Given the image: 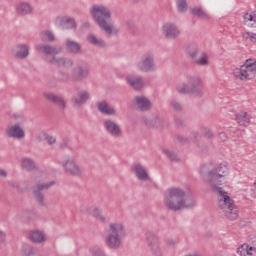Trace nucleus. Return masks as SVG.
<instances>
[{"mask_svg": "<svg viewBox=\"0 0 256 256\" xmlns=\"http://www.w3.org/2000/svg\"><path fill=\"white\" fill-rule=\"evenodd\" d=\"M53 185H55V181L44 184L38 183L32 187V193L40 207H45V195L41 191L47 190L50 187H53Z\"/></svg>", "mask_w": 256, "mask_h": 256, "instance_id": "obj_9", "label": "nucleus"}, {"mask_svg": "<svg viewBox=\"0 0 256 256\" xmlns=\"http://www.w3.org/2000/svg\"><path fill=\"white\" fill-rule=\"evenodd\" d=\"M169 245H175V242L168 240Z\"/></svg>", "mask_w": 256, "mask_h": 256, "instance_id": "obj_57", "label": "nucleus"}, {"mask_svg": "<svg viewBox=\"0 0 256 256\" xmlns=\"http://www.w3.org/2000/svg\"><path fill=\"white\" fill-rule=\"evenodd\" d=\"M40 39L46 43H53L55 41V35H53V32L45 30L41 32Z\"/></svg>", "mask_w": 256, "mask_h": 256, "instance_id": "obj_33", "label": "nucleus"}, {"mask_svg": "<svg viewBox=\"0 0 256 256\" xmlns=\"http://www.w3.org/2000/svg\"><path fill=\"white\" fill-rule=\"evenodd\" d=\"M146 239L154 255L161 256V249L159 248V238L155 234L148 232L146 233Z\"/></svg>", "mask_w": 256, "mask_h": 256, "instance_id": "obj_16", "label": "nucleus"}, {"mask_svg": "<svg viewBox=\"0 0 256 256\" xmlns=\"http://www.w3.org/2000/svg\"><path fill=\"white\" fill-rule=\"evenodd\" d=\"M31 215H33V212L31 210H26L23 212V217H28L31 219Z\"/></svg>", "mask_w": 256, "mask_h": 256, "instance_id": "obj_54", "label": "nucleus"}, {"mask_svg": "<svg viewBox=\"0 0 256 256\" xmlns=\"http://www.w3.org/2000/svg\"><path fill=\"white\" fill-rule=\"evenodd\" d=\"M225 218L228 221H237L239 219V206L235 204V200L225 192Z\"/></svg>", "mask_w": 256, "mask_h": 256, "instance_id": "obj_8", "label": "nucleus"}, {"mask_svg": "<svg viewBox=\"0 0 256 256\" xmlns=\"http://www.w3.org/2000/svg\"><path fill=\"white\" fill-rule=\"evenodd\" d=\"M62 167L68 175H72L73 177H79V175H81V167L69 156H66L62 161Z\"/></svg>", "mask_w": 256, "mask_h": 256, "instance_id": "obj_10", "label": "nucleus"}, {"mask_svg": "<svg viewBox=\"0 0 256 256\" xmlns=\"http://www.w3.org/2000/svg\"><path fill=\"white\" fill-rule=\"evenodd\" d=\"M237 253L240 256H247L248 255L247 244H242L240 247H238Z\"/></svg>", "mask_w": 256, "mask_h": 256, "instance_id": "obj_43", "label": "nucleus"}, {"mask_svg": "<svg viewBox=\"0 0 256 256\" xmlns=\"http://www.w3.org/2000/svg\"><path fill=\"white\" fill-rule=\"evenodd\" d=\"M36 51H38V53H43L44 55H59L63 49L61 47L38 44L36 46Z\"/></svg>", "mask_w": 256, "mask_h": 256, "instance_id": "obj_18", "label": "nucleus"}, {"mask_svg": "<svg viewBox=\"0 0 256 256\" xmlns=\"http://www.w3.org/2000/svg\"><path fill=\"white\" fill-rule=\"evenodd\" d=\"M190 13L196 17H199V19H203L204 21H209V19H211V16H209V14H207L205 11H203V9L199 7L191 8Z\"/></svg>", "mask_w": 256, "mask_h": 256, "instance_id": "obj_28", "label": "nucleus"}, {"mask_svg": "<svg viewBox=\"0 0 256 256\" xmlns=\"http://www.w3.org/2000/svg\"><path fill=\"white\" fill-rule=\"evenodd\" d=\"M90 97L91 95H89V92L86 90H81L72 96L71 103L74 105V107H82V105H85V103L89 101Z\"/></svg>", "mask_w": 256, "mask_h": 256, "instance_id": "obj_15", "label": "nucleus"}, {"mask_svg": "<svg viewBox=\"0 0 256 256\" xmlns=\"http://www.w3.org/2000/svg\"><path fill=\"white\" fill-rule=\"evenodd\" d=\"M244 20L245 21H253V14L251 13V14H249V13H246V14H244Z\"/></svg>", "mask_w": 256, "mask_h": 256, "instance_id": "obj_52", "label": "nucleus"}, {"mask_svg": "<svg viewBox=\"0 0 256 256\" xmlns=\"http://www.w3.org/2000/svg\"><path fill=\"white\" fill-rule=\"evenodd\" d=\"M199 173L203 181L208 183L211 189L215 191L217 195V208L222 213H225V190L221 187L225 181V166L223 164L217 166L204 164L200 167Z\"/></svg>", "mask_w": 256, "mask_h": 256, "instance_id": "obj_1", "label": "nucleus"}, {"mask_svg": "<svg viewBox=\"0 0 256 256\" xmlns=\"http://www.w3.org/2000/svg\"><path fill=\"white\" fill-rule=\"evenodd\" d=\"M105 243L109 249H119L125 237V227L121 223H111L106 231Z\"/></svg>", "mask_w": 256, "mask_h": 256, "instance_id": "obj_4", "label": "nucleus"}, {"mask_svg": "<svg viewBox=\"0 0 256 256\" xmlns=\"http://www.w3.org/2000/svg\"><path fill=\"white\" fill-rule=\"evenodd\" d=\"M66 51L72 55H79L81 53V44L73 40H66Z\"/></svg>", "mask_w": 256, "mask_h": 256, "instance_id": "obj_24", "label": "nucleus"}, {"mask_svg": "<svg viewBox=\"0 0 256 256\" xmlns=\"http://www.w3.org/2000/svg\"><path fill=\"white\" fill-rule=\"evenodd\" d=\"M104 128L107 131L111 137H121L123 135V131L121 130V126L117 124V122L111 120V119H106L103 122Z\"/></svg>", "mask_w": 256, "mask_h": 256, "instance_id": "obj_12", "label": "nucleus"}, {"mask_svg": "<svg viewBox=\"0 0 256 256\" xmlns=\"http://www.w3.org/2000/svg\"><path fill=\"white\" fill-rule=\"evenodd\" d=\"M60 27L62 29H75V27H77V24L75 23V19L65 18L60 20Z\"/></svg>", "mask_w": 256, "mask_h": 256, "instance_id": "obj_30", "label": "nucleus"}, {"mask_svg": "<svg viewBox=\"0 0 256 256\" xmlns=\"http://www.w3.org/2000/svg\"><path fill=\"white\" fill-rule=\"evenodd\" d=\"M195 65H200V67H205L209 65V56L206 53H202L199 59L194 60Z\"/></svg>", "mask_w": 256, "mask_h": 256, "instance_id": "obj_35", "label": "nucleus"}, {"mask_svg": "<svg viewBox=\"0 0 256 256\" xmlns=\"http://www.w3.org/2000/svg\"><path fill=\"white\" fill-rule=\"evenodd\" d=\"M6 135L9 139H24L25 130L19 124H14L6 128Z\"/></svg>", "mask_w": 256, "mask_h": 256, "instance_id": "obj_14", "label": "nucleus"}, {"mask_svg": "<svg viewBox=\"0 0 256 256\" xmlns=\"http://www.w3.org/2000/svg\"><path fill=\"white\" fill-rule=\"evenodd\" d=\"M6 237H7V235L5 234V232L0 230V244L5 243Z\"/></svg>", "mask_w": 256, "mask_h": 256, "instance_id": "obj_53", "label": "nucleus"}, {"mask_svg": "<svg viewBox=\"0 0 256 256\" xmlns=\"http://www.w3.org/2000/svg\"><path fill=\"white\" fill-rule=\"evenodd\" d=\"M46 141L48 145H55V143H57V138L53 136H46Z\"/></svg>", "mask_w": 256, "mask_h": 256, "instance_id": "obj_48", "label": "nucleus"}, {"mask_svg": "<svg viewBox=\"0 0 256 256\" xmlns=\"http://www.w3.org/2000/svg\"><path fill=\"white\" fill-rule=\"evenodd\" d=\"M92 256H105V251L99 246H94L90 249Z\"/></svg>", "mask_w": 256, "mask_h": 256, "instance_id": "obj_38", "label": "nucleus"}, {"mask_svg": "<svg viewBox=\"0 0 256 256\" xmlns=\"http://www.w3.org/2000/svg\"><path fill=\"white\" fill-rule=\"evenodd\" d=\"M177 141L179 143H182V145H185L187 143H191V140L185 136H177Z\"/></svg>", "mask_w": 256, "mask_h": 256, "instance_id": "obj_47", "label": "nucleus"}, {"mask_svg": "<svg viewBox=\"0 0 256 256\" xmlns=\"http://www.w3.org/2000/svg\"><path fill=\"white\" fill-rule=\"evenodd\" d=\"M235 120L238 125L247 127L251 123V116L245 111H240L235 115Z\"/></svg>", "mask_w": 256, "mask_h": 256, "instance_id": "obj_23", "label": "nucleus"}, {"mask_svg": "<svg viewBox=\"0 0 256 256\" xmlns=\"http://www.w3.org/2000/svg\"><path fill=\"white\" fill-rule=\"evenodd\" d=\"M162 31L166 37V39H177L179 35H181V30L179 27L173 23H166L162 27Z\"/></svg>", "mask_w": 256, "mask_h": 256, "instance_id": "obj_13", "label": "nucleus"}, {"mask_svg": "<svg viewBox=\"0 0 256 256\" xmlns=\"http://www.w3.org/2000/svg\"><path fill=\"white\" fill-rule=\"evenodd\" d=\"M186 83H182L177 86V91L181 95H187L191 93L195 97H203V80L199 76H186Z\"/></svg>", "mask_w": 256, "mask_h": 256, "instance_id": "obj_3", "label": "nucleus"}, {"mask_svg": "<svg viewBox=\"0 0 256 256\" xmlns=\"http://www.w3.org/2000/svg\"><path fill=\"white\" fill-rule=\"evenodd\" d=\"M0 177H3V179H6L7 177V171L0 168Z\"/></svg>", "mask_w": 256, "mask_h": 256, "instance_id": "obj_55", "label": "nucleus"}, {"mask_svg": "<svg viewBox=\"0 0 256 256\" xmlns=\"http://www.w3.org/2000/svg\"><path fill=\"white\" fill-rule=\"evenodd\" d=\"M247 251H248V255H256V248L253 246L247 245Z\"/></svg>", "mask_w": 256, "mask_h": 256, "instance_id": "obj_49", "label": "nucleus"}, {"mask_svg": "<svg viewBox=\"0 0 256 256\" xmlns=\"http://www.w3.org/2000/svg\"><path fill=\"white\" fill-rule=\"evenodd\" d=\"M14 57L16 59H27V57H29V46L25 44L16 45Z\"/></svg>", "mask_w": 256, "mask_h": 256, "instance_id": "obj_25", "label": "nucleus"}, {"mask_svg": "<svg viewBox=\"0 0 256 256\" xmlns=\"http://www.w3.org/2000/svg\"><path fill=\"white\" fill-rule=\"evenodd\" d=\"M89 73H90V70L87 64L85 63L79 64L73 68L72 79L74 81H83L84 79H87V77H89Z\"/></svg>", "mask_w": 256, "mask_h": 256, "instance_id": "obj_11", "label": "nucleus"}, {"mask_svg": "<svg viewBox=\"0 0 256 256\" xmlns=\"http://www.w3.org/2000/svg\"><path fill=\"white\" fill-rule=\"evenodd\" d=\"M252 21H254V23H256V11L252 12Z\"/></svg>", "mask_w": 256, "mask_h": 256, "instance_id": "obj_56", "label": "nucleus"}, {"mask_svg": "<svg viewBox=\"0 0 256 256\" xmlns=\"http://www.w3.org/2000/svg\"><path fill=\"white\" fill-rule=\"evenodd\" d=\"M137 68L142 73H153V71H157V64H155V54H153V52H147L143 54L140 62L137 64Z\"/></svg>", "mask_w": 256, "mask_h": 256, "instance_id": "obj_7", "label": "nucleus"}, {"mask_svg": "<svg viewBox=\"0 0 256 256\" xmlns=\"http://www.w3.org/2000/svg\"><path fill=\"white\" fill-rule=\"evenodd\" d=\"M70 140L69 138H63L59 144L60 149H67L69 147Z\"/></svg>", "mask_w": 256, "mask_h": 256, "instance_id": "obj_46", "label": "nucleus"}, {"mask_svg": "<svg viewBox=\"0 0 256 256\" xmlns=\"http://www.w3.org/2000/svg\"><path fill=\"white\" fill-rule=\"evenodd\" d=\"M88 43H90V45H94V47H105V42H103V40L97 38L95 35L93 34H89L86 37Z\"/></svg>", "mask_w": 256, "mask_h": 256, "instance_id": "obj_31", "label": "nucleus"}, {"mask_svg": "<svg viewBox=\"0 0 256 256\" xmlns=\"http://www.w3.org/2000/svg\"><path fill=\"white\" fill-rule=\"evenodd\" d=\"M135 103L140 111H149L151 109V101L149 99L138 96L135 98Z\"/></svg>", "mask_w": 256, "mask_h": 256, "instance_id": "obj_26", "label": "nucleus"}, {"mask_svg": "<svg viewBox=\"0 0 256 256\" xmlns=\"http://www.w3.org/2000/svg\"><path fill=\"white\" fill-rule=\"evenodd\" d=\"M164 204L170 211H181L195 207V198L180 188H170L165 192Z\"/></svg>", "mask_w": 256, "mask_h": 256, "instance_id": "obj_2", "label": "nucleus"}, {"mask_svg": "<svg viewBox=\"0 0 256 256\" xmlns=\"http://www.w3.org/2000/svg\"><path fill=\"white\" fill-rule=\"evenodd\" d=\"M242 37L247 41H251L252 43H256V34L251 32H244Z\"/></svg>", "mask_w": 256, "mask_h": 256, "instance_id": "obj_40", "label": "nucleus"}, {"mask_svg": "<svg viewBox=\"0 0 256 256\" xmlns=\"http://www.w3.org/2000/svg\"><path fill=\"white\" fill-rule=\"evenodd\" d=\"M51 65H56V67H73V60L66 59L63 57L53 56L51 60L48 61Z\"/></svg>", "mask_w": 256, "mask_h": 256, "instance_id": "obj_22", "label": "nucleus"}, {"mask_svg": "<svg viewBox=\"0 0 256 256\" xmlns=\"http://www.w3.org/2000/svg\"><path fill=\"white\" fill-rule=\"evenodd\" d=\"M175 123L178 127H183V125H185V121H183L182 118H176Z\"/></svg>", "mask_w": 256, "mask_h": 256, "instance_id": "obj_51", "label": "nucleus"}, {"mask_svg": "<svg viewBox=\"0 0 256 256\" xmlns=\"http://www.w3.org/2000/svg\"><path fill=\"white\" fill-rule=\"evenodd\" d=\"M163 153L165 156L168 157V159H170V161H179V157L177 156V154H175V152L164 149Z\"/></svg>", "mask_w": 256, "mask_h": 256, "instance_id": "obj_39", "label": "nucleus"}, {"mask_svg": "<svg viewBox=\"0 0 256 256\" xmlns=\"http://www.w3.org/2000/svg\"><path fill=\"white\" fill-rule=\"evenodd\" d=\"M43 97H45L46 100L49 101V103L57 105L60 109H65L67 107V102H65V98H63L62 96L44 92Z\"/></svg>", "mask_w": 256, "mask_h": 256, "instance_id": "obj_17", "label": "nucleus"}, {"mask_svg": "<svg viewBox=\"0 0 256 256\" xmlns=\"http://www.w3.org/2000/svg\"><path fill=\"white\" fill-rule=\"evenodd\" d=\"M132 171H134L137 179L140 181H147V179H149V174H147L145 167L141 164H134L132 166Z\"/></svg>", "mask_w": 256, "mask_h": 256, "instance_id": "obj_21", "label": "nucleus"}, {"mask_svg": "<svg viewBox=\"0 0 256 256\" xmlns=\"http://www.w3.org/2000/svg\"><path fill=\"white\" fill-rule=\"evenodd\" d=\"M176 5L179 13H185L189 6L187 5V0H176Z\"/></svg>", "mask_w": 256, "mask_h": 256, "instance_id": "obj_36", "label": "nucleus"}, {"mask_svg": "<svg viewBox=\"0 0 256 256\" xmlns=\"http://www.w3.org/2000/svg\"><path fill=\"white\" fill-rule=\"evenodd\" d=\"M199 54V48L193 47L192 49L188 50V55L191 59H195Z\"/></svg>", "mask_w": 256, "mask_h": 256, "instance_id": "obj_45", "label": "nucleus"}, {"mask_svg": "<svg viewBox=\"0 0 256 256\" xmlns=\"http://www.w3.org/2000/svg\"><path fill=\"white\" fill-rule=\"evenodd\" d=\"M126 81L128 85H130V87H132V89H134L135 91H141V89H143V86L145 85V83L143 82V78L137 75H128L126 77Z\"/></svg>", "mask_w": 256, "mask_h": 256, "instance_id": "obj_19", "label": "nucleus"}, {"mask_svg": "<svg viewBox=\"0 0 256 256\" xmlns=\"http://www.w3.org/2000/svg\"><path fill=\"white\" fill-rule=\"evenodd\" d=\"M91 215H93V217H96V219H98L102 223H105V217L101 215V210L99 208H92Z\"/></svg>", "mask_w": 256, "mask_h": 256, "instance_id": "obj_37", "label": "nucleus"}, {"mask_svg": "<svg viewBox=\"0 0 256 256\" xmlns=\"http://www.w3.org/2000/svg\"><path fill=\"white\" fill-rule=\"evenodd\" d=\"M22 253H24L25 256H39V251L28 244L22 246Z\"/></svg>", "mask_w": 256, "mask_h": 256, "instance_id": "obj_32", "label": "nucleus"}, {"mask_svg": "<svg viewBox=\"0 0 256 256\" xmlns=\"http://www.w3.org/2000/svg\"><path fill=\"white\" fill-rule=\"evenodd\" d=\"M189 139L190 143H197V141L201 139V136L199 135V132H191Z\"/></svg>", "mask_w": 256, "mask_h": 256, "instance_id": "obj_44", "label": "nucleus"}, {"mask_svg": "<svg viewBox=\"0 0 256 256\" xmlns=\"http://www.w3.org/2000/svg\"><path fill=\"white\" fill-rule=\"evenodd\" d=\"M90 13L102 31H105L108 35L113 33V27L107 23L111 19V11L108 8L94 5Z\"/></svg>", "mask_w": 256, "mask_h": 256, "instance_id": "obj_5", "label": "nucleus"}, {"mask_svg": "<svg viewBox=\"0 0 256 256\" xmlns=\"http://www.w3.org/2000/svg\"><path fill=\"white\" fill-rule=\"evenodd\" d=\"M33 8L27 2H21L16 6V13L18 15H31Z\"/></svg>", "mask_w": 256, "mask_h": 256, "instance_id": "obj_27", "label": "nucleus"}, {"mask_svg": "<svg viewBox=\"0 0 256 256\" xmlns=\"http://www.w3.org/2000/svg\"><path fill=\"white\" fill-rule=\"evenodd\" d=\"M234 76L240 81H249L255 79L256 77V61L253 59H248L240 67L234 69Z\"/></svg>", "mask_w": 256, "mask_h": 256, "instance_id": "obj_6", "label": "nucleus"}, {"mask_svg": "<svg viewBox=\"0 0 256 256\" xmlns=\"http://www.w3.org/2000/svg\"><path fill=\"white\" fill-rule=\"evenodd\" d=\"M7 185H9V187H13V189H19V183L15 181H8Z\"/></svg>", "mask_w": 256, "mask_h": 256, "instance_id": "obj_50", "label": "nucleus"}, {"mask_svg": "<svg viewBox=\"0 0 256 256\" xmlns=\"http://www.w3.org/2000/svg\"><path fill=\"white\" fill-rule=\"evenodd\" d=\"M254 185L256 186V181L254 182Z\"/></svg>", "mask_w": 256, "mask_h": 256, "instance_id": "obj_58", "label": "nucleus"}, {"mask_svg": "<svg viewBox=\"0 0 256 256\" xmlns=\"http://www.w3.org/2000/svg\"><path fill=\"white\" fill-rule=\"evenodd\" d=\"M30 239L32 243H43L45 241V235L39 230H32L30 232Z\"/></svg>", "mask_w": 256, "mask_h": 256, "instance_id": "obj_29", "label": "nucleus"}, {"mask_svg": "<svg viewBox=\"0 0 256 256\" xmlns=\"http://www.w3.org/2000/svg\"><path fill=\"white\" fill-rule=\"evenodd\" d=\"M170 105L172 109H174V111H177V112L183 111V106L177 100L170 101Z\"/></svg>", "mask_w": 256, "mask_h": 256, "instance_id": "obj_42", "label": "nucleus"}, {"mask_svg": "<svg viewBox=\"0 0 256 256\" xmlns=\"http://www.w3.org/2000/svg\"><path fill=\"white\" fill-rule=\"evenodd\" d=\"M21 163L23 169H26V171H33L35 169V162L32 159L24 158Z\"/></svg>", "mask_w": 256, "mask_h": 256, "instance_id": "obj_34", "label": "nucleus"}, {"mask_svg": "<svg viewBox=\"0 0 256 256\" xmlns=\"http://www.w3.org/2000/svg\"><path fill=\"white\" fill-rule=\"evenodd\" d=\"M201 134L203 135V137H205L206 139H213V132L211 131V129L207 128V127H202L201 128Z\"/></svg>", "mask_w": 256, "mask_h": 256, "instance_id": "obj_41", "label": "nucleus"}, {"mask_svg": "<svg viewBox=\"0 0 256 256\" xmlns=\"http://www.w3.org/2000/svg\"><path fill=\"white\" fill-rule=\"evenodd\" d=\"M97 110L102 115H115L116 111L106 100L96 103Z\"/></svg>", "mask_w": 256, "mask_h": 256, "instance_id": "obj_20", "label": "nucleus"}]
</instances>
